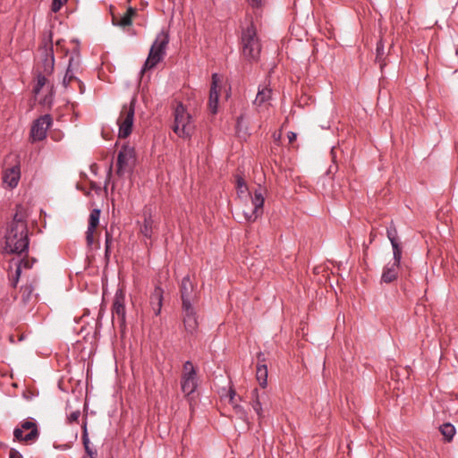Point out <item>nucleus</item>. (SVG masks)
Wrapping results in <instances>:
<instances>
[{
	"instance_id": "35",
	"label": "nucleus",
	"mask_w": 458,
	"mask_h": 458,
	"mask_svg": "<svg viewBox=\"0 0 458 458\" xmlns=\"http://www.w3.org/2000/svg\"><path fill=\"white\" fill-rule=\"evenodd\" d=\"M242 121H243V116L242 115L239 116L237 118V121H236V130H237V132H238L239 136H242V133L244 136L249 134L248 129L244 128L242 126Z\"/></svg>"
},
{
	"instance_id": "33",
	"label": "nucleus",
	"mask_w": 458,
	"mask_h": 458,
	"mask_svg": "<svg viewBox=\"0 0 458 458\" xmlns=\"http://www.w3.org/2000/svg\"><path fill=\"white\" fill-rule=\"evenodd\" d=\"M114 241V238L111 234V233L106 230V242H105V256L106 259H109V255H110V252H111V245H112V242Z\"/></svg>"
},
{
	"instance_id": "31",
	"label": "nucleus",
	"mask_w": 458,
	"mask_h": 458,
	"mask_svg": "<svg viewBox=\"0 0 458 458\" xmlns=\"http://www.w3.org/2000/svg\"><path fill=\"white\" fill-rule=\"evenodd\" d=\"M386 236L390 242H397V230L393 223V221L390 223V225L386 227Z\"/></svg>"
},
{
	"instance_id": "50",
	"label": "nucleus",
	"mask_w": 458,
	"mask_h": 458,
	"mask_svg": "<svg viewBox=\"0 0 458 458\" xmlns=\"http://www.w3.org/2000/svg\"><path fill=\"white\" fill-rule=\"evenodd\" d=\"M334 149H335V148H332V149H331V154H332L333 161L335 162V156Z\"/></svg>"
},
{
	"instance_id": "40",
	"label": "nucleus",
	"mask_w": 458,
	"mask_h": 458,
	"mask_svg": "<svg viewBox=\"0 0 458 458\" xmlns=\"http://www.w3.org/2000/svg\"><path fill=\"white\" fill-rule=\"evenodd\" d=\"M191 370H196L191 360H187L183 364V373L191 372Z\"/></svg>"
},
{
	"instance_id": "22",
	"label": "nucleus",
	"mask_w": 458,
	"mask_h": 458,
	"mask_svg": "<svg viewBox=\"0 0 458 458\" xmlns=\"http://www.w3.org/2000/svg\"><path fill=\"white\" fill-rule=\"evenodd\" d=\"M152 218L150 214L144 215V222L142 226L140 227V233L144 237L150 239L152 236Z\"/></svg>"
},
{
	"instance_id": "45",
	"label": "nucleus",
	"mask_w": 458,
	"mask_h": 458,
	"mask_svg": "<svg viewBox=\"0 0 458 458\" xmlns=\"http://www.w3.org/2000/svg\"><path fill=\"white\" fill-rule=\"evenodd\" d=\"M297 138V134L293 132V131H289L288 132V140L290 142H293V140H295Z\"/></svg>"
},
{
	"instance_id": "42",
	"label": "nucleus",
	"mask_w": 458,
	"mask_h": 458,
	"mask_svg": "<svg viewBox=\"0 0 458 458\" xmlns=\"http://www.w3.org/2000/svg\"><path fill=\"white\" fill-rule=\"evenodd\" d=\"M393 253L402 252V247L399 243V242H391Z\"/></svg>"
},
{
	"instance_id": "7",
	"label": "nucleus",
	"mask_w": 458,
	"mask_h": 458,
	"mask_svg": "<svg viewBox=\"0 0 458 458\" xmlns=\"http://www.w3.org/2000/svg\"><path fill=\"white\" fill-rule=\"evenodd\" d=\"M52 117L47 114L37 118L30 129V137L33 141H40L46 139L47 131L52 124Z\"/></svg>"
},
{
	"instance_id": "25",
	"label": "nucleus",
	"mask_w": 458,
	"mask_h": 458,
	"mask_svg": "<svg viewBox=\"0 0 458 458\" xmlns=\"http://www.w3.org/2000/svg\"><path fill=\"white\" fill-rule=\"evenodd\" d=\"M75 58L73 56H71L69 59V64L65 72V75L63 79V85L64 87H68L71 81L73 79H76L73 72V64H74Z\"/></svg>"
},
{
	"instance_id": "30",
	"label": "nucleus",
	"mask_w": 458,
	"mask_h": 458,
	"mask_svg": "<svg viewBox=\"0 0 458 458\" xmlns=\"http://www.w3.org/2000/svg\"><path fill=\"white\" fill-rule=\"evenodd\" d=\"M262 212L259 211L258 209L251 208L250 211L244 210L243 215L245 219L248 222H254L257 220V218L261 216Z\"/></svg>"
},
{
	"instance_id": "36",
	"label": "nucleus",
	"mask_w": 458,
	"mask_h": 458,
	"mask_svg": "<svg viewBox=\"0 0 458 458\" xmlns=\"http://www.w3.org/2000/svg\"><path fill=\"white\" fill-rule=\"evenodd\" d=\"M67 0H53L51 4V10L53 13H57L63 4L66 3Z\"/></svg>"
},
{
	"instance_id": "13",
	"label": "nucleus",
	"mask_w": 458,
	"mask_h": 458,
	"mask_svg": "<svg viewBox=\"0 0 458 458\" xmlns=\"http://www.w3.org/2000/svg\"><path fill=\"white\" fill-rule=\"evenodd\" d=\"M219 77L217 73L212 74V82L209 91L208 106L212 114H216L218 110L219 93L217 90Z\"/></svg>"
},
{
	"instance_id": "28",
	"label": "nucleus",
	"mask_w": 458,
	"mask_h": 458,
	"mask_svg": "<svg viewBox=\"0 0 458 458\" xmlns=\"http://www.w3.org/2000/svg\"><path fill=\"white\" fill-rule=\"evenodd\" d=\"M253 394H257L256 389L253 391ZM251 406H252V409L254 410V411L256 412V414L258 415V417L259 419L262 418L263 417V409H262L261 402L259 401L258 395H256V398L252 401Z\"/></svg>"
},
{
	"instance_id": "51",
	"label": "nucleus",
	"mask_w": 458,
	"mask_h": 458,
	"mask_svg": "<svg viewBox=\"0 0 458 458\" xmlns=\"http://www.w3.org/2000/svg\"><path fill=\"white\" fill-rule=\"evenodd\" d=\"M112 171V166L109 167L108 173L110 174Z\"/></svg>"
},
{
	"instance_id": "32",
	"label": "nucleus",
	"mask_w": 458,
	"mask_h": 458,
	"mask_svg": "<svg viewBox=\"0 0 458 458\" xmlns=\"http://www.w3.org/2000/svg\"><path fill=\"white\" fill-rule=\"evenodd\" d=\"M46 82H47V79H46L45 75H43L42 73H38L37 76V83L33 88V92L36 95H38L41 91V89L44 87V85L46 84Z\"/></svg>"
},
{
	"instance_id": "17",
	"label": "nucleus",
	"mask_w": 458,
	"mask_h": 458,
	"mask_svg": "<svg viewBox=\"0 0 458 458\" xmlns=\"http://www.w3.org/2000/svg\"><path fill=\"white\" fill-rule=\"evenodd\" d=\"M37 261L36 259L34 258H31V259H19L16 263V270H15V278L13 282V286H16L18 281H19V278H20V276H21V269L22 268H31L33 264Z\"/></svg>"
},
{
	"instance_id": "24",
	"label": "nucleus",
	"mask_w": 458,
	"mask_h": 458,
	"mask_svg": "<svg viewBox=\"0 0 458 458\" xmlns=\"http://www.w3.org/2000/svg\"><path fill=\"white\" fill-rule=\"evenodd\" d=\"M257 379L260 386L263 388L267 385V368L266 364H258L257 366Z\"/></svg>"
},
{
	"instance_id": "34",
	"label": "nucleus",
	"mask_w": 458,
	"mask_h": 458,
	"mask_svg": "<svg viewBox=\"0 0 458 458\" xmlns=\"http://www.w3.org/2000/svg\"><path fill=\"white\" fill-rule=\"evenodd\" d=\"M55 57L53 53L50 54L49 57L47 56L45 59L44 72L48 73L51 72L54 68Z\"/></svg>"
},
{
	"instance_id": "8",
	"label": "nucleus",
	"mask_w": 458,
	"mask_h": 458,
	"mask_svg": "<svg viewBox=\"0 0 458 458\" xmlns=\"http://www.w3.org/2000/svg\"><path fill=\"white\" fill-rule=\"evenodd\" d=\"M113 318L117 317L120 326L125 324V293L122 288H118L115 292L113 306H112Z\"/></svg>"
},
{
	"instance_id": "12",
	"label": "nucleus",
	"mask_w": 458,
	"mask_h": 458,
	"mask_svg": "<svg viewBox=\"0 0 458 458\" xmlns=\"http://www.w3.org/2000/svg\"><path fill=\"white\" fill-rule=\"evenodd\" d=\"M197 370H191V372L182 373L181 378V389L182 392L189 396L193 394L197 389Z\"/></svg>"
},
{
	"instance_id": "47",
	"label": "nucleus",
	"mask_w": 458,
	"mask_h": 458,
	"mask_svg": "<svg viewBox=\"0 0 458 458\" xmlns=\"http://www.w3.org/2000/svg\"><path fill=\"white\" fill-rule=\"evenodd\" d=\"M337 169H338L337 165H335H335H330V166H329V168H328V170H327V174L335 173V172H336V171H337Z\"/></svg>"
},
{
	"instance_id": "43",
	"label": "nucleus",
	"mask_w": 458,
	"mask_h": 458,
	"mask_svg": "<svg viewBox=\"0 0 458 458\" xmlns=\"http://www.w3.org/2000/svg\"><path fill=\"white\" fill-rule=\"evenodd\" d=\"M21 453L15 449H12L9 454V458H21Z\"/></svg>"
},
{
	"instance_id": "21",
	"label": "nucleus",
	"mask_w": 458,
	"mask_h": 458,
	"mask_svg": "<svg viewBox=\"0 0 458 458\" xmlns=\"http://www.w3.org/2000/svg\"><path fill=\"white\" fill-rule=\"evenodd\" d=\"M439 431L446 442H451L456 433V428L453 424L446 422L439 427Z\"/></svg>"
},
{
	"instance_id": "19",
	"label": "nucleus",
	"mask_w": 458,
	"mask_h": 458,
	"mask_svg": "<svg viewBox=\"0 0 458 458\" xmlns=\"http://www.w3.org/2000/svg\"><path fill=\"white\" fill-rule=\"evenodd\" d=\"M251 198V204L253 206L252 208L258 209L259 211L263 212V206H264V196L262 192V189L260 186H259V189H256L253 192V195L250 196Z\"/></svg>"
},
{
	"instance_id": "16",
	"label": "nucleus",
	"mask_w": 458,
	"mask_h": 458,
	"mask_svg": "<svg viewBox=\"0 0 458 458\" xmlns=\"http://www.w3.org/2000/svg\"><path fill=\"white\" fill-rule=\"evenodd\" d=\"M163 301V290L159 286L156 287L154 292L150 296V302L153 306L154 313L156 316L159 315L161 312Z\"/></svg>"
},
{
	"instance_id": "2",
	"label": "nucleus",
	"mask_w": 458,
	"mask_h": 458,
	"mask_svg": "<svg viewBox=\"0 0 458 458\" xmlns=\"http://www.w3.org/2000/svg\"><path fill=\"white\" fill-rule=\"evenodd\" d=\"M242 54L249 60H258L261 51V45L253 23H250L242 31Z\"/></svg>"
},
{
	"instance_id": "38",
	"label": "nucleus",
	"mask_w": 458,
	"mask_h": 458,
	"mask_svg": "<svg viewBox=\"0 0 458 458\" xmlns=\"http://www.w3.org/2000/svg\"><path fill=\"white\" fill-rule=\"evenodd\" d=\"M376 51H377L376 60L379 62L381 56L384 55V45L382 44L381 41L377 42Z\"/></svg>"
},
{
	"instance_id": "29",
	"label": "nucleus",
	"mask_w": 458,
	"mask_h": 458,
	"mask_svg": "<svg viewBox=\"0 0 458 458\" xmlns=\"http://www.w3.org/2000/svg\"><path fill=\"white\" fill-rule=\"evenodd\" d=\"M113 24L114 26H119L122 28H125L127 26H130L131 24V18L129 14H124L121 17L119 21H116L114 18H113Z\"/></svg>"
},
{
	"instance_id": "23",
	"label": "nucleus",
	"mask_w": 458,
	"mask_h": 458,
	"mask_svg": "<svg viewBox=\"0 0 458 458\" xmlns=\"http://www.w3.org/2000/svg\"><path fill=\"white\" fill-rule=\"evenodd\" d=\"M228 395H229V403L233 406V409H234L236 414L241 419H244L246 417L247 413L242 405L234 403V398H235L236 393L233 388H230Z\"/></svg>"
},
{
	"instance_id": "46",
	"label": "nucleus",
	"mask_w": 458,
	"mask_h": 458,
	"mask_svg": "<svg viewBox=\"0 0 458 458\" xmlns=\"http://www.w3.org/2000/svg\"><path fill=\"white\" fill-rule=\"evenodd\" d=\"M250 4L252 6H259L261 4L262 0H248Z\"/></svg>"
},
{
	"instance_id": "37",
	"label": "nucleus",
	"mask_w": 458,
	"mask_h": 458,
	"mask_svg": "<svg viewBox=\"0 0 458 458\" xmlns=\"http://www.w3.org/2000/svg\"><path fill=\"white\" fill-rule=\"evenodd\" d=\"M94 232L95 230H89L87 228L86 231V242L88 246H91L94 242Z\"/></svg>"
},
{
	"instance_id": "4",
	"label": "nucleus",
	"mask_w": 458,
	"mask_h": 458,
	"mask_svg": "<svg viewBox=\"0 0 458 458\" xmlns=\"http://www.w3.org/2000/svg\"><path fill=\"white\" fill-rule=\"evenodd\" d=\"M194 129L191 115L186 112L182 104H179L174 110L173 131L180 138L190 139L194 132Z\"/></svg>"
},
{
	"instance_id": "6",
	"label": "nucleus",
	"mask_w": 458,
	"mask_h": 458,
	"mask_svg": "<svg viewBox=\"0 0 458 458\" xmlns=\"http://www.w3.org/2000/svg\"><path fill=\"white\" fill-rule=\"evenodd\" d=\"M39 431L34 419L30 418L21 422V426L13 430V437L19 441L30 442L38 439Z\"/></svg>"
},
{
	"instance_id": "48",
	"label": "nucleus",
	"mask_w": 458,
	"mask_h": 458,
	"mask_svg": "<svg viewBox=\"0 0 458 458\" xmlns=\"http://www.w3.org/2000/svg\"><path fill=\"white\" fill-rule=\"evenodd\" d=\"M135 13H136V11L134 8L129 7L127 10V13L125 14H129L131 17L133 14H135Z\"/></svg>"
},
{
	"instance_id": "20",
	"label": "nucleus",
	"mask_w": 458,
	"mask_h": 458,
	"mask_svg": "<svg viewBox=\"0 0 458 458\" xmlns=\"http://www.w3.org/2000/svg\"><path fill=\"white\" fill-rule=\"evenodd\" d=\"M81 438L86 454L89 456V458H97V451L90 447V441L87 429V422L84 423Z\"/></svg>"
},
{
	"instance_id": "1",
	"label": "nucleus",
	"mask_w": 458,
	"mask_h": 458,
	"mask_svg": "<svg viewBox=\"0 0 458 458\" xmlns=\"http://www.w3.org/2000/svg\"><path fill=\"white\" fill-rule=\"evenodd\" d=\"M26 217L24 208L18 205L5 229L4 249L6 253L21 255L29 250L30 236Z\"/></svg>"
},
{
	"instance_id": "27",
	"label": "nucleus",
	"mask_w": 458,
	"mask_h": 458,
	"mask_svg": "<svg viewBox=\"0 0 458 458\" xmlns=\"http://www.w3.org/2000/svg\"><path fill=\"white\" fill-rule=\"evenodd\" d=\"M236 186L237 193L239 196L244 195L245 193H248L249 195L250 194V192L248 191V186L242 177L238 176L236 178Z\"/></svg>"
},
{
	"instance_id": "15",
	"label": "nucleus",
	"mask_w": 458,
	"mask_h": 458,
	"mask_svg": "<svg viewBox=\"0 0 458 458\" xmlns=\"http://www.w3.org/2000/svg\"><path fill=\"white\" fill-rule=\"evenodd\" d=\"M398 267V266H394V264L391 263L386 264L383 268L381 282L386 284L394 282L397 278Z\"/></svg>"
},
{
	"instance_id": "5",
	"label": "nucleus",
	"mask_w": 458,
	"mask_h": 458,
	"mask_svg": "<svg viewBox=\"0 0 458 458\" xmlns=\"http://www.w3.org/2000/svg\"><path fill=\"white\" fill-rule=\"evenodd\" d=\"M135 103L136 99L132 98L129 105L125 104L123 106L120 117L117 121L119 124V138H127L131 133L135 114Z\"/></svg>"
},
{
	"instance_id": "18",
	"label": "nucleus",
	"mask_w": 458,
	"mask_h": 458,
	"mask_svg": "<svg viewBox=\"0 0 458 458\" xmlns=\"http://www.w3.org/2000/svg\"><path fill=\"white\" fill-rule=\"evenodd\" d=\"M272 90L267 87L259 88L254 105L261 106L271 98Z\"/></svg>"
},
{
	"instance_id": "41",
	"label": "nucleus",
	"mask_w": 458,
	"mask_h": 458,
	"mask_svg": "<svg viewBox=\"0 0 458 458\" xmlns=\"http://www.w3.org/2000/svg\"><path fill=\"white\" fill-rule=\"evenodd\" d=\"M81 415V412L80 411H72L69 417H68V420L70 422H73V421H77L79 417Z\"/></svg>"
},
{
	"instance_id": "11",
	"label": "nucleus",
	"mask_w": 458,
	"mask_h": 458,
	"mask_svg": "<svg viewBox=\"0 0 458 458\" xmlns=\"http://www.w3.org/2000/svg\"><path fill=\"white\" fill-rule=\"evenodd\" d=\"M134 157V148L129 145H123L117 156V174L123 176L125 168L131 159Z\"/></svg>"
},
{
	"instance_id": "39",
	"label": "nucleus",
	"mask_w": 458,
	"mask_h": 458,
	"mask_svg": "<svg viewBox=\"0 0 458 458\" xmlns=\"http://www.w3.org/2000/svg\"><path fill=\"white\" fill-rule=\"evenodd\" d=\"M393 262L391 264H394V266L400 267L401 260H402V252L393 253Z\"/></svg>"
},
{
	"instance_id": "14",
	"label": "nucleus",
	"mask_w": 458,
	"mask_h": 458,
	"mask_svg": "<svg viewBox=\"0 0 458 458\" xmlns=\"http://www.w3.org/2000/svg\"><path fill=\"white\" fill-rule=\"evenodd\" d=\"M21 177L19 165H14L8 169L4 175V182L6 183L11 189L17 187Z\"/></svg>"
},
{
	"instance_id": "44",
	"label": "nucleus",
	"mask_w": 458,
	"mask_h": 458,
	"mask_svg": "<svg viewBox=\"0 0 458 458\" xmlns=\"http://www.w3.org/2000/svg\"><path fill=\"white\" fill-rule=\"evenodd\" d=\"M22 290L23 293H26L28 296H30L33 291V286L32 284H26L22 287Z\"/></svg>"
},
{
	"instance_id": "26",
	"label": "nucleus",
	"mask_w": 458,
	"mask_h": 458,
	"mask_svg": "<svg viewBox=\"0 0 458 458\" xmlns=\"http://www.w3.org/2000/svg\"><path fill=\"white\" fill-rule=\"evenodd\" d=\"M101 210L99 208H94L90 212L88 229L95 230L99 224Z\"/></svg>"
},
{
	"instance_id": "49",
	"label": "nucleus",
	"mask_w": 458,
	"mask_h": 458,
	"mask_svg": "<svg viewBox=\"0 0 458 458\" xmlns=\"http://www.w3.org/2000/svg\"><path fill=\"white\" fill-rule=\"evenodd\" d=\"M258 359L259 361H264L265 360L264 354L262 352L259 353Z\"/></svg>"
},
{
	"instance_id": "9",
	"label": "nucleus",
	"mask_w": 458,
	"mask_h": 458,
	"mask_svg": "<svg viewBox=\"0 0 458 458\" xmlns=\"http://www.w3.org/2000/svg\"><path fill=\"white\" fill-rule=\"evenodd\" d=\"M183 327L186 333L196 335L199 330L198 316L193 306L182 307Z\"/></svg>"
},
{
	"instance_id": "10",
	"label": "nucleus",
	"mask_w": 458,
	"mask_h": 458,
	"mask_svg": "<svg viewBox=\"0 0 458 458\" xmlns=\"http://www.w3.org/2000/svg\"><path fill=\"white\" fill-rule=\"evenodd\" d=\"M193 291H194V284L191 281L190 276H184L182 279L181 285H180L182 308L188 307V306H193L192 301L195 297Z\"/></svg>"
},
{
	"instance_id": "3",
	"label": "nucleus",
	"mask_w": 458,
	"mask_h": 458,
	"mask_svg": "<svg viewBox=\"0 0 458 458\" xmlns=\"http://www.w3.org/2000/svg\"><path fill=\"white\" fill-rule=\"evenodd\" d=\"M169 42V35L165 30L160 31L153 42L148 56L144 63L142 72L154 68L165 55V47Z\"/></svg>"
}]
</instances>
